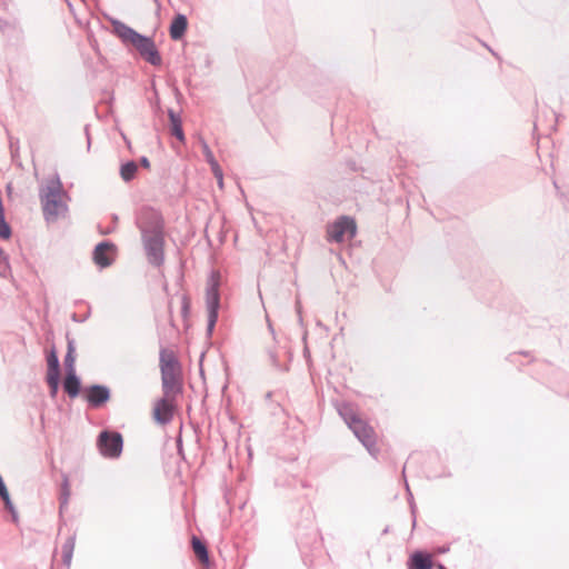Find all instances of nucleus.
I'll return each instance as SVG.
<instances>
[{
    "mask_svg": "<svg viewBox=\"0 0 569 569\" xmlns=\"http://www.w3.org/2000/svg\"><path fill=\"white\" fill-rule=\"evenodd\" d=\"M147 260L154 267H161L164 262V232L141 237Z\"/></svg>",
    "mask_w": 569,
    "mask_h": 569,
    "instance_id": "6",
    "label": "nucleus"
},
{
    "mask_svg": "<svg viewBox=\"0 0 569 569\" xmlns=\"http://www.w3.org/2000/svg\"><path fill=\"white\" fill-rule=\"evenodd\" d=\"M7 257L4 251L0 248V258Z\"/></svg>",
    "mask_w": 569,
    "mask_h": 569,
    "instance_id": "32",
    "label": "nucleus"
},
{
    "mask_svg": "<svg viewBox=\"0 0 569 569\" xmlns=\"http://www.w3.org/2000/svg\"><path fill=\"white\" fill-rule=\"evenodd\" d=\"M0 498L2 499L4 507L9 512H13V510H16V508L10 499L9 492L4 493L3 496H0Z\"/></svg>",
    "mask_w": 569,
    "mask_h": 569,
    "instance_id": "28",
    "label": "nucleus"
},
{
    "mask_svg": "<svg viewBox=\"0 0 569 569\" xmlns=\"http://www.w3.org/2000/svg\"><path fill=\"white\" fill-rule=\"evenodd\" d=\"M213 176L217 179L219 187L222 188V186H223V172H222V169L220 168V173H213Z\"/></svg>",
    "mask_w": 569,
    "mask_h": 569,
    "instance_id": "29",
    "label": "nucleus"
},
{
    "mask_svg": "<svg viewBox=\"0 0 569 569\" xmlns=\"http://www.w3.org/2000/svg\"><path fill=\"white\" fill-rule=\"evenodd\" d=\"M80 388L81 382L79 377L77 376L76 372H71V370H69L63 381L64 391L68 393L70 398H76L80 392Z\"/></svg>",
    "mask_w": 569,
    "mask_h": 569,
    "instance_id": "13",
    "label": "nucleus"
},
{
    "mask_svg": "<svg viewBox=\"0 0 569 569\" xmlns=\"http://www.w3.org/2000/svg\"><path fill=\"white\" fill-rule=\"evenodd\" d=\"M191 542H192L193 552L196 553L198 559L202 563H208L209 562V553H208L207 546L196 536L192 537Z\"/></svg>",
    "mask_w": 569,
    "mask_h": 569,
    "instance_id": "17",
    "label": "nucleus"
},
{
    "mask_svg": "<svg viewBox=\"0 0 569 569\" xmlns=\"http://www.w3.org/2000/svg\"><path fill=\"white\" fill-rule=\"evenodd\" d=\"M46 380L49 386L50 398L54 399L59 391L60 376L47 375Z\"/></svg>",
    "mask_w": 569,
    "mask_h": 569,
    "instance_id": "24",
    "label": "nucleus"
},
{
    "mask_svg": "<svg viewBox=\"0 0 569 569\" xmlns=\"http://www.w3.org/2000/svg\"><path fill=\"white\" fill-rule=\"evenodd\" d=\"M110 397V389L104 385H92L84 389V399L91 408H100Z\"/></svg>",
    "mask_w": 569,
    "mask_h": 569,
    "instance_id": "10",
    "label": "nucleus"
},
{
    "mask_svg": "<svg viewBox=\"0 0 569 569\" xmlns=\"http://www.w3.org/2000/svg\"><path fill=\"white\" fill-rule=\"evenodd\" d=\"M168 116L171 124V134L174 136L178 140L184 141V133L182 130V121L178 113H176L172 109H169Z\"/></svg>",
    "mask_w": 569,
    "mask_h": 569,
    "instance_id": "16",
    "label": "nucleus"
},
{
    "mask_svg": "<svg viewBox=\"0 0 569 569\" xmlns=\"http://www.w3.org/2000/svg\"><path fill=\"white\" fill-rule=\"evenodd\" d=\"M140 164L143 167V168H150V161L147 157H141L140 158Z\"/></svg>",
    "mask_w": 569,
    "mask_h": 569,
    "instance_id": "30",
    "label": "nucleus"
},
{
    "mask_svg": "<svg viewBox=\"0 0 569 569\" xmlns=\"http://www.w3.org/2000/svg\"><path fill=\"white\" fill-rule=\"evenodd\" d=\"M48 371L47 375L60 376V363L54 348L47 356Z\"/></svg>",
    "mask_w": 569,
    "mask_h": 569,
    "instance_id": "21",
    "label": "nucleus"
},
{
    "mask_svg": "<svg viewBox=\"0 0 569 569\" xmlns=\"http://www.w3.org/2000/svg\"><path fill=\"white\" fill-rule=\"evenodd\" d=\"M410 560L409 569H432V559L428 553L417 551L411 556Z\"/></svg>",
    "mask_w": 569,
    "mask_h": 569,
    "instance_id": "15",
    "label": "nucleus"
},
{
    "mask_svg": "<svg viewBox=\"0 0 569 569\" xmlns=\"http://www.w3.org/2000/svg\"><path fill=\"white\" fill-rule=\"evenodd\" d=\"M136 226L141 237L164 232V220L160 211L151 207H142L136 214Z\"/></svg>",
    "mask_w": 569,
    "mask_h": 569,
    "instance_id": "4",
    "label": "nucleus"
},
{
    "mask_svg": "<svg viewBox=\"0 0 569 569\" xmlns=\"http://www.w3.org/2000/svg\"><path fill=\"white\" fill-rule=\"evenodd\" d=\"M74 545H76V537L74 536H70L67 538V540L63 542L62 545V561L63 563L69 567L70 563H71V560H72V555H73V550H74Z\"/></svg>",
    "mask_w": 569,
    "mask_h": 569,
    "instance_id": "18",
    "label": "nucleus"
},
{
    "mask_svg": "<svg viewBox=\"0 0 569 569\" xmlns=\"http://www.w3.org/2000/svg\"><path fill=\"white\" fill-rule=\"evenodd\" d=\"M357 232V226L352 218L342 216L327 228V239L330 242L340 243L345 237L353 238Z\"/></svg>",
    "mask_w": 569,
    "mask_h": 569,
    "instance_id": "7",
    "label": "nucleus"
},
{
    "mask_svg": "<svg viewBox=\"0 0 569 569\" xmlns=\"http://www.w3.org/2000/svg\"><path fill=\"white\" fill-rule=\"evenodd\" d=\"M339 413L349 428H351L356 422L360 420L353 408L348 403H345L340 407Z\"/></svg>",
    "mask_w": 569,
    "mask_h": 569,
    "instance_id": "20",
    "label": "nucleus"
},
{
    "mask_svg": "<svg viewBox=\"0 0 569 569\" xmlns=\"http://www.w3.org/2000/svg\"><path fill=\"white\" fill-rule=\"evenodd\" d=\"M350 429L367 450L373 453L376 450V433L373 428L360 419Z\"/></svg>",
    "mask_w": 569,
    "mask_h": 569,
    "instance_id": "11",
    "label": "nucleus"
},
{
    "mask_svg": "<svg viewBox=\"0 0 569 569\" xmlns=\"http://www.w3.org/2000/svg\"><path fill=\"white\" fill-rule=\"evenodd\" d=\"M111 26L114 34L119 37L124 44H132L142 59L152 66L161 64V56L151 38L140 34L119 20H112Z\"/></svg>",
    "mask_w": 569,
    "mask_h": 569,
    "instance_id": "1",
    "label": "nucleus"
},
{
    "mask_svg": "<svg viewBox=\"0 0 569 569\" xmlns=\"http://www.w3.org/2000/svg\"><path fill=\"white\" fill-rule=\"evenodd\" d=\"M10 273V266L8 262V257L0 258V276L2 278L8 277Z\"/></svg>",
    "mask_w": 569,
    "mask_h": 569,
    "instance_id": "27",
    "label": "nucleus"
},
{
    "mask_svg": "<svg viewBox=\"0 0 569 569\" xmlns=\"http://www.w3.org/2000/svg\"><path fill=\"white\" fill-rule=\"evenodd\" d=\"M138 171V164L133 161H127L120 167V177L124 182L133 180Z\"/></svg>",
    "mask_w": 569,
    "mask_h": 569,
    "instance_id": "19",
    "label": "nucleus"
},
{
    "mask_svg": "<svg viewBox=\"0 0 569 569\" xmlns=\"http://www.w3.org/2000/svg\"><path fill=\"white\" fill-rule=\"evenodd\" d=\"M98 447L101 455L107 458L120 457L123 448L121 433L117 431H102L98 437Z\"/></svg>",
    "mask_w": 569,
    "mask_h": 569,
    "instance_id": "8",
    "label": "nucleus"
},
{
    "mask_svg": "<svg viewBox=\"0 0 569 569\" xmlns=\"http://www.w3.org/2000/svg\"><path fill=\"white\" fill-rule=\"evenodd\" d=\"M39 197L47 221H56L67 212L68 194L63 190L58 174L48 180L46 187L40 190Z\"/></svg>",
    "mask_w": 569,
    "mask_h": 569,
    "instance_id": "2",
    "label": "nucleus"
},
{
    "mask_svg": "<svg viewBox=\"0 0 569 569\" xmlns=\"http://www.w3.org/2000/svg\"><path fill=\"white\" fill-rule=\"evenodd\" d=\"M201 146H202L204 159L210 164L212 173H220V166H219L218 161L216 160L213 152L209 148L208 143L204 140H202Z\"/></svg>",
    "mask_w": 569,
    "mask_h": 569,
    "instance_id": "22",
    "label": "nucleus"
},
{
    "mask_svg": "<svg viewBox=\"0 0 569 569\" xmlns=\"http://www.w3.org/2000/svg\"><path fill=\"white\" fill-rule=\"evenodd\" d=\"M188 26L187 17L184 14H177L170 26V37L173 40H179L186 32Z\"/></svg>",
    "mask_w": 569,
    "mask_h": 569,
    "instance_id": "14",
    "label": "nucleus"
},
{
    "mask_svg": "<svg viewBox=\"0 0 569 569\" xmlns=\"http://www.w3.org/2000/svg\"><path fill=\"white\" fill-rule=\"evenodd\" d=\"M438 569H447L442 563H438Z\"/></svg>",
    "mask_w": 569,
    "mask_h": 569,
    "instance_id": "33",
    "label": "nucleus"
},
{
    "mask_svg": "<svg viewBox=\"0 0 569 569\" xmlns=\"http://www.w3.org/2000/svg\"><path fill=\"white\" fill-rule=\"evenodd\" d=\"M70 497V487L68 478H64L62 486H61V492H60V510H62L64 507L68 506Z\"/></svg>",
    "mask_w": 569,
    "mask_h": 569,
    "instance_id": "25",
    "label": "nucleus"
},
{
    "mask_svg": "<svg viewBox=\"0 0 569 569\" xmlns=\"http://www.w3.org/2000/svg\"><path fill=\"white\" fill-rule=\"evenodd\" d=\"M174 396L167 397L163 395L153 408V418L160 425H168L173 419L174 411Z\"/></svg>",
    "mask_w": 569,
    "mask_h": 569,
    "instance_id": "9",
    "label": "nucleus"
},
{
    "mask_svg": "<svg viewBox=\"0 0 569 569\" xmlns=\"http://www.w3.org/2000/svg\"><path fill=\"white\" fill-rule=\"evenodd\" d=\"M160 371L163 395L167 397L176 396L181 392L180 383V363L173 351L168 349L160 350Z\"/></svg>",
    "mask_w": 569,
    "mask_h": 569,
    "instance_id": "3",
    "label": "nucleus"
},
{
    "mask_svg": "<svg viewBox=\"0 0 569 569\" xmlns=\"http://www.w3.org/2000/svg\"><path fill=\"white\" fill-rule=\"evenodd\" d=\"M11 236V228L7 223L4 214L0 216V237L2 239H9Z\"/></svg>",
    "mask_w": 569,
    "mask_h": 569,
    "instance_id": "26",
    "label": "nucleus"
},
{
    "mask_svg": "<svg viewBox=\"0 0 569 569\" xmlns=\"http://www.w3.org/2000/svg\"><path fill=\"white\" fill-rule=\"evenodd\" d=\"M10 513H11V517H12V521L17 522L18 521V512H17V510H13V512H10Z\"/></svg>",
    "mask_w": 569,
    "mask_h": 569,
    "instance_id": "31",
    "label": "nucleus"
},
{
    "mask_svg": "<svg viewBox=\"0 0 569 569\" xmlns=\"http://www.w3.org/2000/svg\"><path fill=\"white\" fill-rule=\"evenodd\" d=\"M74 361H76V357H74L73 341H69L68 342V351L64 356V366H66L67 372H69V370H71V372H76Z\"/></svg>",
    "mask_w": 569,
    "mask_h": 569,
    "instance_id": "23",
    "label": "nucleus"
},
{
    "mask_svg": "<svg viewBox=\"0 0 569 569\" xmlns=\"http://www.w3.org/2000/svg\"><path fill=\"white\" fill-rule=\"evenodd\" d=\"M219 283V272H212L206 289V306L208 311L207 332L209 336L212 333L218 320V311L220 308Z\"/></svg>",
    "mask_w": 569,
    "mask_h": 569,
    "instance_id": "5",
    "label": "nucleus"
},
{
    "mask_svg": "<svg viewBox=\"0 0 569 569\" xmlns=\"http://www.w3.org/2000/svg\"><path fill=\"white\" fill-rule=\"evenodd\" d=\"M114 257L116 246L109 241L98 243L93 250V261L101 269L110 267Z\"/></svg>",
    "mask_w": 569,
    "mask_h": 569,
    "instance_id": "12",
    "label": "nucleus"
}]
</instances>
